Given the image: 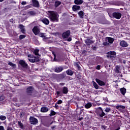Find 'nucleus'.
Listing matches in <instances>:
<instances>
[{"label": "nucleus", "instance_id": "nucleus-1", "mask_svg": "<svg viewBox=\"0 0 130 130\" xmlns=\"http://www.w3.org/2000/svg\"><path fill=\"white\" fill-rule=\"evenodd\" d=\"M69 92V88L66 86L62 87L60 90L56 91V98H58L59 96H63V94H68Z\"/></svg>", "mask_w": 130, "mask_h": 130}, {"label": "nucleus", "instance_id": "nucleus-2", "mask_svg": "<svg viewBox=\"0 0 130 130\" xmlns=\"http://www.w3.org/2000/svg\"><path fill=\"white\" fill-rule=\"evenodd\" d=\"M49 18L51 22H57L58 21V14L53 11H50Z\"/></svg>", "mask_w": 130, "mask_h": 130}, {"label": "nucleus", "instance_id": "nucleus-3", "mask_svg": "<svg viewBox=\"0 0 130 130\" xmlns=\"http://www.w3.org/2000/svg\"><path fill=\"white\" fill-rule=\"evenodd\" d=\"M96 114L100 117H103L104 116H106V114L103 111V109L101 107H99L97 110Z\"/></svg>", "mask_w": 130, "mask_h": 130}, {"label": "nucleus", "instance_id": "nucleus-4", "mask_svg": "<svg viewBox=\"0 0 130 130\" xmlns=\"http://www.w3.org/2000/svg\"><path fill=\"white\" fill-rule=\"evenodd\" d=\"M112 16L113 18L117 20H119L121 18L122 14L120 12H114L112 13Z\"/></svg>", "mask_w": 130, "mask_h": 130}, {"label": "nucleus", "instance_id": "nucleus-5", "mask_svg": "<svg viewBox=\"0 0 130 130\" xmlns=\"http://www.w3.org/2000/svg\"><path fill=\"white\" fill-rule=\"evenodd\" d=\"M31 7H34V8H39L40 5L39 4V2L37 0H31Z\"/></svg>", "mask_w": 130, "mask_h": 130}, {"label": "nucleus", "instance_id": "nucleus-6", "mask_svg": "<svg viewBox=\"0 0 130 130\" xmlns=\"http://www.w3.org/2000/svg\"><path fill=\"white\" fill-rule=\"evenodd\" d=\"M29 120L31 124H37L38 123V120L34 117H30Z\"/></svg>", "mask_w": 130, "mask_h": 130}, {"label": "nucleus", "instance_id": "nucleus-7", "mask_svg": "<svg viewBox=\"0 0 130 130\" xmlns=\"http://www.w3.org/2000/svg\"><path fill=\"white\" fill-rule=\"evenodd\" d=\"M70 35H71V31L70 30H67L63 32L62 35L63 39H67V38H69Z\"/></svg>", "mask_w": 130, "mask_h": 130}, {"label": "nucleus", "instance_id": "nucleus-8", "mask_svg": "<svg viewBox=\"0 0 130 130\" xmlns=\"http://www.w3.org/2000/svg\"><path fill=\"white\" fill-rule=\"evenodd\" d=\"M28 60L30 62H38L39 61V57L34 56L28 58Z\"/></svg>", "mask_w": 130, "mask_h": 130}, {"label": "nucleus", "instance_id": "nucleus-9", "mask_svg": "<svg viewBox=\"0 0 130 130\" xmlns=\"http://www.w3.org/2000/svg\"><path fill=\"white\" fill-rule=\"evenodd\" d=\"M32 31L35 35H38V34L40 33V29H39L38 26H35L32 29Z\"/></svg>", "mask_w": 130, "mask_h": 130}, {"label": "nucleus", "instance_id": "nucleus-10", "mask_svg": "<svg viewBox=\"0 0 130 130\" xmlns=\"http://www.w3.org/2000/svg\"><path fill=\"white\" fill-rule=\"evenodd\" d=\"M114 55H116V53L114 51H111L107 53V56L108 57H110V58H112V57H113Z\"/></svg>", "mask_w": 130, "mask_h": 130}, {"label": "nucleus", "instance_id": "nucleus-11", "mask_svg": "<svg viewBox=\"0 0 130 130\" xmlns=\"http://www.w3.org/2000/svg\"><path fill=\"white\" fill-rule=\"evenodd\" d=\"M62 71H63V67L62 66L56 67L54 68L55 73H61Z\"/></svg>", "mask_w": 130, "mask_h": 130}, {"label": "nucleus", "instance_id": "nucleus-12", "mask_svg": "<svg viewBox=\"0 0 130 130\" xmlns=\"http://www.w3.org/2000/svg\"><path fill=\"white\" fill-rule=\"evenodd\" d=\"M40 37H42L44 41H46V40H48L49 38L45 36V33H40L39 34Z\"/></svg>", "mask_w": 130, "mask_h": 130}, {"label": "nucleus", "instance_id": "nucleus-13", "mask_svg": "<svg viewBox=\"0 0 130 130\" xmlns=\"http://www.w3.org/2000/svg\"><path fill=\"white\" fill-rule=\"evenodd\" d=\"M95 81L100 86H105V82L104 81H102L99 79H96Z\"/></svg>", "mask_w": 130, "mask_h": 130}, {"label": "nucleus", "instance_id": "nucleus-14", "mask_svg": "<svg viewBox=\"0 0 130 130\" xmlns=\"http://www.w3.org/2000/svg\"><path fill=\"white\" fill-rule=\"evenodd\" d=\"M19 64L21 67H22V68H27V66H28V64L26 63V62L23 60H20L19 61Z\"/></svg>", "mask_w": 130, "mask_h": 130}, {"label": "nucleus", "instance_id": "nucleus-15", "mask_svg": "<svg viewBox=\"0 0 130 130\" xmlns=\"http://www.w3.org/2000/svg\"><path fill=\"white\" fill-rule=\"evenodd\" d=\"M52 123H53V122H50L49 121H46L43 123V125H44V126H46L47 127H49V126H50Z\"/></svg>", "mask_w": 130, "mask_h": 130}, {"label": "nucleus", "instance_id": "nucleus-16", "mask_svg": "<svg viewBox=\"0 0 130 130\" xmlns=\"http://www.w3.org/2000/svg\"><path fill=\"white\" fill-rule=\"evenodd\" d=\"M85 42L86 44V45H91V44H93L94 43L93 41L91 40L90 39H88L85 40Z\"/></svg>", "mask_w": 130, "mask_h": 130}, {"label": "nucleus", "instance_id": "nucleus-17", "mask_svg": "<svg viewBox=\"0 0 130 130\" xmlns=\"http://www.w3.org/2000/svg\"><path fill=\"white\" fill-rule=\"evenodd\" d=\"M81 7L79 6L74 5L72 7V10L74 12H77V11H80Z\"/></svg>", "mask_w": 130, "mask_h": 130}, {"label": "nucleus", "instance_id": "nucleus-18", "mask_svg": "<svg viewBox=\"0 0 130 130\" xmlns=\"http://www.w3.org/2000/svg\"><path fill=\"white\" fill-rule=\"evenodd\" d=\"M33 91H34V88H33V86H29L26 89V92L28 94L32 93Z\"/></svg>", "mask_w": 130, "mask_h": 130}, {"label": "nucleus", "instance_id": "nucleus-19", "mask_svg": "<svg viewBox=\"0 0 130 130\" xmlns=\"http://www.w3.org/2000/svg\"><path fill=\"white\" fill-rule=\"evenodd\" d=\"M120 45L122 47H127V46H128V44L125 41H122L120 42Z\"/></svg>", "mask_w": 130, "mask_h": 130}, {"label": "nucleus", "instance_id": "nucleus-20", "mask_svg": "<svg viewBox=\"0 0 130 130\" xmlns=\"http://www.w3.org/2000/svg\"><path fill=\"white\" fill-rule=\"evenodd\" d=\"M19 28H20L21 32L23 34H25V33H26V30H25V26H24L23 25H22V24L19 25Z\"/></svg>", "mask_w": 130, "mask_h": 130}, {"label": "nucleus", "instance_id": "nucleus-21", "mask_svg": "<svg viewBox=\"0 0 130 130\" xmlns=\"http://www.w3.org/2000/svg\"><path fill=\"white\" fill-rule=\"evenodd\" d=\"M42 22L45 24V25H49V20L46 18L42 19Z\"/></svg>", "mask_w": 130, "mask_h": 130}, {"label": "nucleus", "instance_id": "nucleus-22", "mask_svg": "<svg viewBox=\"0 0 130 130\" xmlns=\"http://www.w3.org/2000/svg\"><path fill=\"white\" fill-rule=\"evenodd\" d=\"M120 66H117L115 67V72L116 74H120L121 73Z\"/></svg>", "mask_w": 130, "mask_h": 130}, {"label": "nucleus", "instance_id": "nucleus-23", "mask_svg": "<svg viewBox=\"0 0 130 130\" xmlns=\"http://www.w3.org/2000/svg\"><path fill=\"white\" fill-rule=\"evenodd\" d=\"M116 109H118V110H120V111H121V112H123V111L122 109H124L125 108V107L124 106L119 105L116 106Z\"/></svg>", "mask_w": 130, "mask_h": 130}, {"label": "nucleus", "instance_id": "nucleus-24", "mask_svg": "<svg viewBox=\"0 0 130 130\" xmlns=\"http://www.w3.org/2000/svg\"><path fill=\"white\" fill-rule=\"evenodd\" d=\"M106 39L108 41V42H109V43H110L111 44H112V43H113V42H114V39L111 37H107Z\"/></svg>", "mask_w": 130, "mask_h": 130}, {"label": "nucleus", "instance_id": "nucleus-25", "mask_svg": "<svg viewBox=\"0 0 130 130\" xmlns=\"http://www.w3.org/2000/svg\"><path fill=\"white\" fill-rule=\"evenodd\" d=\"M18 124L20 128H21V129H25V127L24 126V125H23V123H22L21 121H18Z\"/></svg>", "mask_w": 130, "mask_h": 130}, {"label": "nucleus", "instance_id": "nucleus-26", "mask_svg": "<svg viewBox=\"0 0 130 130\" xmlns=\"http://www.w3.org/2000/svg\"><path fill=\"white\" fill-rule=\"evenodd\" d=\"M83 0H75L74 4L75 5H82L83 4Z\"/></svg>", "mask_w": 130, "mask_h": 130}, {"label": "nucleus", "instance_id": "nucleus-27", "mask_svg": "<svg viewBox=\"0 0 130 130\" xmlns=\"http://www.w3.org/2000/svg\"><path fill=\"white\" fill-rule=\"evenodd\" d=\"M48 110H49L48 108L46 107H43L41 109V112H47Z\"/></svg>", "mask_w": 130, "mask_h": 130}, {"label": "nucleus", "instance_id": "nucleus-28", "mask_svg": "<svg viewBox=\"0 0 130 130\" xmlns=\"http://www.w3.org/2000/svg\"><path fill=\"white\" fill-rule=\"evenodd\" d=\"M60 5H61V2L60 1H56L55 2L54 6L55 8H57V7L60 6Z\"/></svg>", "mask_w": 130, "mask_h": 130}, {"label": "nucleus", "instance_id": "nucleus-29", "mask_svg": "<svg viewBox=\"0 0 130 130\" xmlns=\"http://www.w3.org/2000/svg\"><path fill=\"white\" fill-rule=\"evenodd\" d=\"M66 73L67 74V75H68V76H73V75L74 74V72H73V71H72L71 70H68L66 71Z\"/></svg>", "mask_w": 130, "mask_h": 130}, {"label": "nucleus", "instance_id": "nucleus-30", "mask_svg": "<svg viewBox=\"0 0 130 130\" xmlns=\"http://www.w3.org/2000/svg\"><path fill=\"white\" fill-rule=\"evenodd\" d=\"M78 15L81 19L84 18V12L83 11H80L78 12Z\"/></svg>", "mask_w": 130, "mask_h": 130}, {"label": "nucleus", "instance_id": "nucleus-31", "mask_svg": "<svg viewBox=\"0 0 130 130\" xmlns=\"http://www.w3.org/2000/svg\"><path fill=\"white\" fill-rule=\"evenodd\" d=\"M92 107V104L91 103H88L85 105V108L87 109H89V108H91Z\"/></svg>", "mask_w": 130, "mask_h": 130}, {"label": "nucleus", "instance_id": "nucleus-32", "mask_svg": "<svg viewBox=\"0 0 130 130\" xmlns=\"http://www.w3.org/2000/svg\"><path fill=\"white\" fill-rule=\"evenodd\" d=\"M120 92L123 95H125V93H126V89L124 88H122L120 89Z\"/></svg>", "mask_w": 130, "mask_h": 130}, {"label": "nucleus", "instance_id": "nucleus-33", "mask_svg": "<svg viewBox=\"0 0 130 130\" xmlns=\"http://www.w3.org/2000/svg\"><path fill=\"white\" fill-rule=\"evenodd\" d=\"M8 65L10 66V67H12V68H16V67H17V66L16 65V64H14L13 62H9L8 63Z\"/></svg>", "mask_w": 130, "mask_h": 130}, {"label": "nucleus", "instance_id": "nucleus-34", "mask_svg": "<svg viewBox=\"0 0 130 130\" xmlns=\"http://www.w3.org/2000/svg\"><path fill=\"white\" fill-rule=\"evenodd\" d=\"M92 83L95 89H99V86H98V84H97L95 81H92Z\"/></svg>", "mask_w": 130, "mask_h": 130}, {"label": "nucleus", "instance_id": "nucleus-35", "mask_svg": "<svg viewBox=\"0 0 130 130\" xmlns=\"http://www.w3.org/2000/svg\"><path fill=\"white\" fill-rule=\"evenodd\" d=\"M0 119L1 120H6V119H7V117H6V116L1 115Z\"/></svg>", "mask_w": 130, "mask_h": 130}, {"label": "nucleus", "instance_id": "nucleus-36", "mask_svg": "<svg viewBox=\"0 0 130 130\" xmlns=\"http://www.w3.org/2000/svg\"><path fill=\"white\" fill-rule=\"evenodd\" d=\"M55 114H56V113H55L54 111L51 110V113L50 114V116H53V115H55Z\"/></svg>", "mask_w": 130, "mask_h": 130}, {"label": "nucleus", "instance_id": "nucleus-37", "mask_svg": "<svg viewBox=\"0 0 130 130\" xmlns=\"http://www.w3.org/2000/svg\"><path fill=\"white\" fill-rule=\"evenodd\" d=\"M36 14L34 11H30L28 12V15H29V16H35Z\"/></svg>", "mask_w": 130, "mask_h": 130}, {"label": "nucleus", "instance_id": "nucleus-38", "mask_svg": "<svg viewBox=\"0 0 130 130\" xmlns=\"http://www.w3.org/2000/svg\"><path fill=\"white\" fill-rule=\"evenodd\" d=\"M105 112L108 113L110 112L111 111V109L110 108H106V109L105 110Z\"/></svg>", "mask_w": 130, "mask_h": 130}, {"label": "nucleus", "instance_id": "nucleus-39", "mask_svg": "<svg viewBox=\"0 0 130 130\" xmlns=\"http://www.w3.org/2000/svg\"><path fill=\"white\" fill-rule=\"evenodd\" d=\"M32 8V5H31V4H30V5H27L26 6H25V7H24V9H25V10H28V9H30V8Z\"/></svg>", "mask_w": 130, "mask_h": 130}, {"label": "nucleus", "instance_id": "nucleus-40", "mask_svg": "<svg viewBox=\"0 0 130 130\" xmlns=\"http://www.w3.org/2000/svg\"><path fill=\"white\" fill-rule=\"evenodd\" d=\"M25 37H26V36L24 35H21L19 36V39L20 40H22V39H24V38H25Z\"/></svg>", "mask_w": 130, "mask_h": 130}, {"label": "nucleus", "instance_id": "nucleus-41", "mask_svg": "<svg viewBox=\"0 0 130 130\" xmlns=\"http://www.w3.org/2000/svg\"><path fill=\"white\" fill-rule=\"evenodd\" d=\"M39 52V50L38 49H35L34 51V53L35 55H38Z\"/></svg>", "mask_w": 130, "mask_h": 130}, {"label": "nucleus", "instance_id": "nucleus-42", "mask_svg": "<svg viewBox=\"0 0 130 130\" xmlns=\"http://www.w3.org/2000/svg\"><path fill=\"white\" fill-rule=\"evenodd\" d=\"M62 103V100H59L56 103V104H61Z\"/></svg>", "mask_w": 130, "mask_h": 130}, {"label": "nucleus", "instance_id": "nucleus-43", "mask_svg": "<svg viewBox=\"0 0 130 130\" xmlns=\"http://www.w3.org/2000/svg\"><path fill=\"white\" fill-rule=\"evenodd\" d=\"M103 44L105 46H108L109 45V44L107 42H104Z\"/></svg>", "mask_w": 130, "mask_h": 130}, {"label": "nucleus", "instance_id": "nucleus-44", "mask_svg": "<svg viewBox=\"0 0 130 130\" xmlns=\"http://www.w3.org/2000/svg\"><path fill=\"white\" fill-rule=\"evenodd\" d=\"M5 100V96H0V101H3Z\"/></svg>", "mask_w": 130, "mask_h": 130}, {"label": "nucleus", "instance_id": "nucleus-45", "mask_svg": "<svg viewBox=\"0 0 130 130\" xmlns=\"http://www.w3.org/2000/svg\"><path fill=\"white\" fill-rule=\"evenodd\" d=\"M52 54L54 55V60L53 61H54L55 60V57H56V55H55V53L54 52H52Z\"/></svg>", "mask_w": 130, "mask_h": 130}, {"label": "nucleus", "instance_id": "nucleus-46", "mask_svg": "<svg viewBox=\"0 0 130 130\" xmlns=\"http://www.w3.org/2000/svg\"><path fill=\"white\" fill-rule=\"evenodd\" d=\"M21 5H22V6H25V5H27V2L23 1L21 3Z\"/></svg>", "mask_w": 130, "mask_h": 130}, {"label": "nucleus", "instance_id": "nucleus-47", "mask_svg": "<svg viewBox=\"0 0 130 130\" xmlns=\"http://www.w3.org/2000/svg\"><path fill=\"white\" fill-rule=\"evenodd\" d=\"M67 41H68V42H71V41H72V38L70 37L67 40H66Z\"/></svg>", "mask_w": 130, "mask_h": 130}, {"label": "nucleus", "instance_id": "nucleus-48", "mask_svg": "<svg viewBox=\"0 0 130 130\" xmlns=\"http://www.w3.org/2000/svg\"><path fill=\"white\" fill-rule=\"evenodd\" d=\"M75 66H76V67L80 69V65H79V64H78V63H75Z\"/></svg>", "mask_w": 130, "mask_h": 130}, {"label": "nucleus", "instance_id": "nucleus-49", "mask_svg": "<svg viewBox=\"0 0 130 130\" xmlns=\"http://www.w3.org/2000/svg\"><path fill=\"white\" fill-rule=\"evenodd\" d=\"M7 130H13V128H12V127L8 126L7 127Z\"/></svg>", "mask_w": 130, "mask_h": 130}, {"label": "nucleus", "instance_id": "nucleus-50", "mask_svg": "<svg viewBox=\"0 0 130 130\" xmlns=\"http://www.w3.org/2000/svg\"><path fill=\"white\" fill-rule=\"evenodd\" d=\"M10 22L11 23H12V24H14L15 23V20H14V19H10Z\"/></svg>", "mask_w": 130, "mask_h": 130}, {"label": "nucleus", "instance_id": "nucleus-51", "mask_svg": "<svg viewBox=\"0 0 130 130\" xmlns=\"http://www.w3.org/2000/svg\"><path fill=\"white\" fill-rule=\"evenodd\" d=\"M101 66L100 65H98L96 67V70H100Z\"/></svg>", "mask_w": 130, "mask_h": 130}, {"label": "nucleus", "instance_id": "nucleus-52", "mask_svg": "<svg viewBox=\"0 0 130 130\" xmlns=\"http://www.w3.org/2000/svg\"><path fill=\"white\" fill-rule=\"evenodd\" d=\"M0 130H5V127H4V126H0Z\"/></svg>", "mask_w": 130, "mask_h": 130}, {"label": "nucleus", "instance_id": "nucleus-53", "mask_svg": "<svg viewBox=\"0 0 130 130\" xmlns=\"http://www.w3.org/2000/svg\"><path fill=\"white\" fill-rule=\"evenodd\" d=\"M104 101H106V102H108V99L107 98H104Z\"/></svg>", "mask_w": 130, "mask_h": 130}, {"label": "nucleus", "instance_id": "nucleus-54", "mask_svg": "<svg viewBox=\"0 0 130 130\" xmlns=\"http://www.w3.org/2000/svg\"><path fill=\"white\" fill-rule=\"evenodd\" d=\"M56 127V125H54L51 127L52 129H54Z\"/></svg>", "mask_w": 130, "mask_h": 130}, {"label": "nucleus", "instance_id": "nucleus-55", "mask_svg": "<svg viewBox=\"0 0 130 130\" xmlns=\"http://www.w3.org/2000/svg\"><path fill=\"white\" fill-rule=\"evenodd\" d=\"M59 85H60V86H64L65 84H64V83H60L59 84Z\"/></svg>", "mask_w": 130, "mask_h": 130}, {"label": "nucleus", "instance_id": "nucleus-56", "mask_svg": "<svg viewBox=\"0 0 130 130\" xmlns=\"http://www.w3.org/2000/svg\"><path fill=\"white\" fill-rule=\"evenodd\" d=\"M55 107H56V108H57V107H58V105H57V104H55Z\"/></svg>", "mask_w": 130, "mask_h": 130}, {"label": "nucleus", "instance_id": "nucleus-57", "mask_svg": "<svg viewBox=\"0 0 130 130\" xmlns=\"http://www.w3.org/2000/svg\"><path fill=\"white\" fill-rule=\"evenodd\" d=\"M79 120H80V121H81V120H83V117L79 118Z\"/></svg>", "mask_w": 130, "mask_h": 130}, {"label": "nucleus", "instance_id": "nucleus-58", "mask_svg": "<svg viewBox=\"0 0 130 130\" xmlns=\"http://www.w3.org/2000/svg\"><path fill=\"white\" fill-rule=\"evenodd\" d=\"M20 117H23V114L20 113Z\"/></svg>", "mask_w": 130, "mask_h": 130}, {"label": "nucleus", "instance_id": "nucleus-59", "mask_svg": "<svg viewBox=\"0 0 130 130\" xmlns=\"http://www.w3.org/2000/svg\"><path fill=\"white\" fill-rule=\"evenodd\" d=\"M102 127L105 129L106 128V126H102Z\"/></svg>", "mask_w": 130, "mask_h": 130}, {"label": "nucleus", "instance_id": "nucleus-60", "mask_svg": "<svg viewBox=\"0 0 130 130\" xmlns=\"http://www.w3.org/2000/svg\"><path fill=\"white\" fill-rule=\"evenodd\" d=\"M0 2H4V0H0Z\"/></svg>", "mask_w": 130, "mask_h": 130}, {"label": "nucleus", "instance_id": "nucleus-61", "mask_svg": "<svg viewBox=\"0 0 130 130\" xmlns=\"http://www.w3.org/2000/svg\"><path fill=\"white\" fill-rule=\"evenodd\" d=\"M97 105L99 106V105H100V104L98 103Z\"/></svg>", "mask_w": 130, "mask_h": 130}, {"label": "nucleus", "instance_id": "nucleus-62", "mask_svg": "<svg viewBox=\"0 0 130 130\" xmlns=\"http://www.w3.org/2000/svg\"><path fill=\"white\" fill-rule=\"evenodd\" d=\"M121 77H122V75H121Z\"/></svg>", "mask_w": 130, "mask_h": 130}, {"label": "nucleus", "instance_id": "nucleus-63", "mask_svg": "<svg viewBox=\"0 0 130 130\" xmlns=\"http://www.w3.org/2000/svg\"><path fill=\"white\" fill-rule=\"evenodd\" d=\"M114 113V112L113 111V113Z\"/></svg>", "mask_w": 130, "mask_h": 130}]
</instances>
